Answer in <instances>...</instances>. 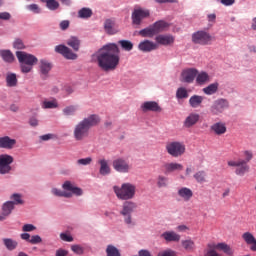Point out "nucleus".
Returning <instances> with one entry per match:
<instances>
[{
    "instance_id": "1",
    "label": "nucleus",
    "mask_w": 256,
    "mask_h": 256,
    "mask_svg": "<svg viewBox=\"0 0 256 256\" xmlns=\"http://www.w3.org/2000/svg\"><path fill=\"white\" fill-rule=\"evenodd\" d=\"M98 67L102 71H115L121 61V50L115 43L104 45L96 54Z\"/></svg>"
},
{
    "instance_id": "2",
    "label": "nucleus",
    "mask_w": 256,
    "mask_h": 256,
    "mask_svg": "<svg viewBox=\"0 0 256 256\" xmlns=\"http://www.w3.org/2000/svg\"><path fill=\"white\" fill-rule=\"evenodd\" d=\"M101 123V117L97 114H91L78 122L73 129V137L75 141H85L89 137L91 128L97 127Z\"/></svg>"
},
{
    "instance_id": "3",
    "label": "nucleus",
    "mask_w": 256,
    "mask_h": 256,
    "mask_svg": "<svg viewBox=\"0 0 256 256\" xmlns=\"http://www.w3.org/2000/svg\"><path fill=\"white\" fill-rule=\"evenodd\" d=\"M16 57L20 63L22 73H31L33 66L39 62V59L35 55L23 51H17Z\"/></svg>"
},
{
    "instance_id": "4",
    "label": "nucleus",
    "mask_w": 256,
    "mask_h": 256,
    "mask_svg": "<svg viewBox=\"0 0 256 256\" xmlns=\"http://www.w3.org/2000/svg\"><path fill=\"white\" fill-rule=\"evenodd\" d=\"M113 189L116 197L122 201H129V199H133L135 197V193H137V187L131 183H123L121 187L114 186Z\"/></svg>"
},
{
    "instance_id": "5",
    "label": "nucleus",
    "mask_w": 256,
    "mask_h": 256,
    "mask_svg": "<svg viewBox=\"0 0 256 256\" xmlns=\"http://www.w3.org/2000/svg\"><path fill=\"white\" fill-rule=\"evenodd\" d=\"M185 144L179 141L168 142L166 144V151L171 157H181L185 155Z\"/></svg>"
},
{
    "instance_id": "6",
    "label": "nucleus",
    "mask_w": 256,
    "mask_h": 256,
    "mask_svg": "<svg viewBox=\"0 0 256 256\" xmlns=\"http://www.w3.org/2000/svg\"><path fill=\"white\" fill-rule=\"evenodd\" d=\"M15 161L13 156L9 154H1L0 155V175H8L13 171L11 164Z\"/></svg>"
},
{
    "instance_id": "7",
    "label": "nucleus",
    "mask_w": 256,
    "mask_h": 256,
    "mask_svg": "<svg viewBox=\"0 0 256 256\" xmlns=\"http://www.w3.org/2000/svg\"><path fill=\"white\" fill-rule=\"evenodd\" d=\"M192 41L195 43V45H211L213 37L208 32L197 31L192 34Z\"/></svg>"
},
{
    "instance_id": "8",
    "label": "nucleus",
    "mask_w": 256,
    "mask_h": 256,
    "mask_svg": "<svg viewBox=\"0 0 256 256\" xmlns=\"http://www.w3.org/2000/svg\"><path fill=\"white\" fill-rule=\"evenodd\" d=\"M150 15L151 12L148 9L136 8L132 12V24L139 26L141 23H143V19L149 18Z\"/></svg>"
},
{
    "instance_id": "9",
    "label": "nucleus",
    "mask_w": 256,
    "mask_h": 256,
    "mask_svg": "<svg viewBox=\"0 0 256 256\" xmlns=\"http://www.w3.org/2000/svg\"><path fill=\"white\" fill-rule=\"evenodd\" d=\"M229 108V102L226 99L220 98L213 102L210 107L212 115H221L225 109Z\"/></svg>"
},
{
    "instance_id": "10",
    "label": "nucleus",
    "mask_w": 256,
    "mask_h": 256,
    "mask_svg": "<svg viewBox=\"0 0 256 256\" xmlns=\"http://www.w3.org/2000/svg\"><path fill=\"white\" fill-rule=\"evenodd\" d=\"M228 166L236 167L235 173L236 175H240L241 177L249 172V165H247V161L245 160L228 161Z\"/></svg>"
},
{
    "instance_id": "11",
    "label": "nucleus",
    "mask_w": 256,
    "mask_h": 256,
    "mask_svg": "<svg viewBox=\"0 0 256 256\" xmlns=\"http://www.w3.org/2000/svg\"><path fill=\"white\" fill-rule=\"evenodd\" d=\"M208 247L209 249H214L216 251H223L225 255L228 256H233L235 253V250H233V248H231V246L225 242L209 244Z\"/></svg>"
},
{
    "instance_id": "12",
    "label": "nucleus",
    "mask_w": 256,
    "mask_h": 256,
    "mask_svg": "<svg viewBox=\"0 0 256 256\" xmlns=\"http://www.w3.org/2000/svg\"><path fill=\"white\" fill-rule=\"evenodd\" d=\"M208 247L209 249H214L216 251H223L225 255L228 256H233L235 253V250H233V248H231V246L225 242L209 244Z\"/></svg>"
},
{
    "instance_id": "13",
    "label": "nucleus",
    "mask_w": 256,
    "mask_h": 256,
    "mask_svg": "<svg viewBox=\"0 0 256 256\" xmlns=\"http://www.w3.org/2000/svg\"><path fill=\"white\" fill-rule=\"evenodd\" d=\"M112 166L118 173H129L131 166L123 158H118L112 162Z\"/></svg>"
},
{
    "instance_id": "14",
    "label": "nucleus",
    "mask_w": 256,
    "mask_h": 256,
    "mask_svg": "<svg viewBox=\"0 0 256 256\" xmlns=\"http://www.w3.org/2000/svg\"><path fill=\"white\" fill-rule=\"evenodd\" d=\"M55 51L56 53L63 55L65 59H70L72 61H75V59H77V54L73 53V51L65 45L56 46Z\"/></svg>"
},
{
    "instance_id": "15",
    "label": "nucleus",
    "mask_w": 256,
    "mask_h": 256,
    "mask_svg": "<svg viewBox=\"0 0 256 256\" xmlns=\"http://www.w3.org/2000/svg\"><path fill=\"white\" fill-rule=\"evenodd\" d=\"M196 77H197V69L195 68L186 69L181 73L182 83H193Z\"/></svg>"
},
{
    "instance_id": "16",
    "label": "nucleus",
    "mask_w": 256,
    "mask_h": 256,
    "mask_svg": "<svg viewBox=\"0 0 256 256\" xmlns=\"http://www.w3.org/2000/svg\"><path fill=\"white\" fill-rule=\"evenodd\" d=\"M39 69L40 77H42V79H47L49 73H51V69H53V64L47 60H40Z\"/></svg>"
},
{
    "instance_id": "17",
    "label": "nucleus",
    "mask_w": 256,
    "mask_h": 256,
    "mask_svg": "<svg viewBox=\"0 0 256 256\" xmlns=\"http://www.w3.org/2000/svg\"><path fill=\"white\" fill-rule=\"evenodd\" d=\"M138 49L143 51V53H151V51L159 49V46L155 42L144 40L139 43Z\"/></svg>"
},
{
    "instance_id": "18",
    "label": "nucleus",
    "mask_w": 256,
    "mask_h": 256,
    "mask_svg": "<svg viewBox=\"0 0 256 256\" xmlns=\"http://www.w3.org/2000/svg\"><path fill=\"white\" fill-rule=\"evenodd\" d=\"M155 41L156 43H158V45H164L165 47H167L175 43V36L171 34H166V35L161 34L156 36Z\"/></svg>"
},
{
    "instance_id": "19",
    "label": "nucleus",
    "mask_w": 256,
    "mask_h": 256,
    "mask_svg": "<svg viewBox=\"0 0 256 256\" xmlns=\"http://www.w3.org/2000/svg\"><path fill=\"white\" fill-rule=\"evenodd\" d=\"M141 109L144 113H147V111H152L154 113H161L162 111L161 106H159V103L155 101L144 102L141 106Z\"/></svg>"
},
{
    "instance_id": "20",
    "label": "nucleus",
    "mask_w": 256,
    "mask_h": 256,
    "mask_svg": "<svg viewBox=\"0 0 256 256\" xmlns=\"http://www.w3.org/2000/svg\"><path fill=\"white\" fill-rule=\"evenodd\" d=\"M17 145V140L9 136L0 137V149H13Z\"/></svg>"
},
{
    "instance_id": "21",
    "label": "nucleus",
    "mask_w": 256,
    "mask_h": 256,
    "mask_svg": "<svg viewBox=\"0 0 256 256\" xmlns=\"http://www.w3.org/2000/svg\"><path fill=\"white\" fill-rule=\"evenodd\" d=\"M163 169L166 174L175 173V171H183V164L177 162L165 163Z\"/></svg>"
},
{
    "instance_id": "22",
    "label": "nucleus",
    "mask_w": 256,
    "mask_h": 256,
    "mask_svg": "<svg viewBox=\"0 0 256 256\" xmlns=\"http://www.w3.org/2000/svg\"><path fill=\"white\" fill-rule=\"evenodd\" d=\"M161 238L165 239V241H167L168 243H171V242L177 243L181 241V235L177 234L174 231H166L162 233Z\"/></svg>"
},
{
    "instance_id": "23",
    "label": "nucleus",
    "mask_w": 256,
    "mask_h": 256,
    "mask_svg": "<svg viewBox=\"0 0 256 256\" xmlns=\"http://www.w3.org/2000/svg\"><path fill=\"white\" fill-rule=\"evenodd\" d=\"M242 239L246 245H250L251 251H256V239L255 236L251 234V232H245L242 234Z\"/></svg>"
},
{
    "instance_id": "24",
    "label": "nucleus",
    "mask_w": 256,
    "mask_h": 256,
    "mask_svg": "<svg viewBox=\"0 0 256 256\" xmlns=\"http://www.w3.org/2000/svg\"><path fill=\"white\" fill-rule=\"evenodd\" d=\"M104 30L108 35H115V33L119 32L115 24V21L111 19H107L104 22Z\"/></svg>"
},
{
    "instance_id": "25",
    "label": "nucleus",
    "mask_w": 256,
    "mask_h": 256,
    "mask_svg": "<svg viewBox=\"0 0 256 256\" xmlns=\"http://www.w3.org/2000/svg\"><path fill=\"white\" fill-rule=\"evenodd\" d=\"M200 116L197 113H190L184 121V127L188 129L199 123Z\"/></svg>"
},
{
    "instance_id": "26",
    "label": "nucleus",
    "mask_w": 256,
    "mask_h": 256,
    "mask_svg": "<svg viewBox=\"0 0 256 256\" xmlns=\"http://www.w3.org/2000/svg\"><path fill=\"white\" fill-rule=\"evenodd\" d=\"M215 135H225L227 133V126L223 122H216L210 127Z\"/></svg>"
},
{
    "instance_id": "27",
    "label": "nucleus",
    "mask_w": 256,
    "mask_h": 256,
    "mask_svg": "<svg viewBox=\"0 0 256 256\" xmlns=\"http://www.w3.org/2000/svg\"><path fill=\"white\" fill-rule=\"evenodd\" d=\"M62 188L64 189V191H70L71 195H83V190H81V188L73 186L71 181L64 182Z\"/></svg>"
},
{
    "instance_id": "28",
    "label": "nucleus",
    "mask_w": 256,
    "mask_h": 256,
    "mask_svg": "<svg viewBox=\"0 0 256 256\" xmlns=\"http://www.w3.org/2000/svg\"><path fill=\"white\" fill-rule=\"evenodd\" d=\"M135 209H137V204H135V202L126 201L124 202L123 209L120 213L123 216L131 215V213L135 211Z\"/></svg>"
},
{
    "instance_id": "29",
    "label": "nucleus",
    "mask_w": 256,
    "mask_h": 256,
    "mask_svg": "<svg viewBox=\"0 0 256 256\" xmlns=\"http://www.w3.org/2000/svg\"><path fill=\"white\" fill-rule=\"evenodd\" d=\"M205 100V97L200 95H193L189 99V105L192 107V109H197L198 107H201L203 105V101Z\"/></svg>"
},
{
    "instance_id": "30",
    "label": "nucleus",
    "mask_w": 256,
    "mask_h": 256,
    "mask_svg": "<svg viewBox=\"0 0 256 256\" xmlns=\"http://www.w3.org/2000/svg\"><path fill=\"white\" fill-rule=\"evenodd\" d=\"M211 81V76L205 71L199 72L197 71L196 75V83L197 85H205V83H209Z\"/></svg>"
},
{
    "instance_id": "31",
    "label": "nucleus",
    "mask_w": 256,
    "mask_h": 256,
    "mask_svg": "<svg viewBox=\"0 0 256 256\" xmlns=\"http://www.w3.org/2000/svg\"><path fill=\"white\" fill-rule=\"evenodd\" d=\"M152 28L154 29V33L157 35L159 33H163L165 29L169 28V23L164 20H159L152 25Z\"/></svg>"
},
{
    "instance_id": "32",
    "label": "nucleus",
    "mask_w": 256,
    "mask_h": 256,
    "mask_svg": "<svg viewBox=\"0 0 256 256\" xmlns=\"http://www.w3.org/2000/svg\"><path fill=\"white\" fill-rule=\"evenodd\" d=\"M178 195L184 201H191V198L193 197V190L187 187H182L178 190Z\"/></svg>"
},
{
    "instance_id": "33",
    "label": "nucleus",
    "mask_w": 256,
    "mask_h": 256,
    "mask_svg": "<svg viewBox=\"0 0 256 256\" xmlns=\"http://www.w3.org/2000/svg\"><path fill=\"white\" fill-rule=\"evenodd\" d=\"M98 163L100 165V170H99L100 175L105 176L111 173V167H109V162H107L106 159H100Z\"/></svg>"
},
{
    "instance_id": "34",
    "label": "nucleus",
    "mask_w": 256,
    "mask_h": 256,
    "mask_svg": "<svg viewBox=\"0 0 256 256\" xmlns=\"http://www.w3.org/2000/svg\"><path fill=\"white\" fill-rule=\"evenodd\" d=\"M0 57L5 63H13L15 61V55H13L11 50H0Z\"/></svg>"
},
{
    "instance_id": "35",
    "label": "nucleus",
    "mask_w": 256,
    "mask_h": 256,
    "mask_svg": "<svg viewBox=\"0 0 256 256\" xmlns=\"http://www.w3.org/2000/svg\"><path fill=\"white\" fill-rule=\"evenodd\" d=\"M78 109L77 105H69L63 108L62 114L64 117H74Z\"/></svg>"
},
{
    "instance_id": "36",
    "label": "nucleus",
    "mask_w": 256,
    "mask_h": 256,
    "mask_svg": "<svg viewBox=\"0 0 256 256\" xmlns=\"http://www.w3.org/2000/svg\"><path fill=\"white\" fill-rule=\"evenodd\" d=\"M202 91L205 95H215V93L219 91V83H212L207 87L203 88Z\"/></svg>"
},
{
    "instance_id": "37",
    "label": "nucleus",
    "mask_w": 256,
    "mask_h": 256,
    "mask_svg": "<svg viewBox=\"0 0 256 256\" xmlns=\"http://www.w3.org/2000/svg\"><path fill=\"white\" fill-rule=\"evenodd\" d=\"M7 87H17V74L8 73L6 75Z\"/></svg>"
},
{
    "instance_id": "38",
    "label": "nucleus",
    "mask_w": 256,
    "mask_h": 256,
    "mask_svg": "<svg viewBox=\"0 0 256 256\" xmlns=\"http://www.w3.org/2000/svg\"><path fill=\"white\" fill-rule=\"evenodd\" d=\"M13 209H15V206L13 205V202H6L2 206V213L8 218L10 214L12 213Z\"/></svg>"
},
{
    "instance_id": "39",
    "label": "nucleus",
    "mask_w": 256,
    "mask_h": 256,
    "mask_svg": "<svg viewBox=\"0 0 256 256\" xmlns=\"http://www.w3.org/2000/svg\"><path fill=\"white\" fill-rule=\"evenodd\" d=\"M92 16L93 10H91V8H81L78 11V17H80V19H89Z\"/></svg>"
},
{
    "instance_id": "40",
    "label": "nucleus",
    "mask_w": 256,
    "mask_h": 256,
    "mask_svg": "<svg viewBox=\"0 0 256 256\" xmlns=\"http://www.w3.org/2000/svg\"><path fill=\"white\" fill-rule=\"evenodd\" d=\"M156 185L159 189H163L165 187H169V178L159 175L157 178Z\"/></svg>"
},
{
    "instance_id": "41",
    "label": "nucleus",
    "mask_w": 256,
    "mask_h": 256,
    "mask_svg": "<svg viewBox=\"0 0 256 256\" xmlns=\"http://www.w3.org/2000/svg\"><path fill=\"white\" fill-rule=\"evenodd\" d=\"M67 45L72 47L75 51H79V47L81 46V41L77 37H71L67 40Z\"/></svg>"
},
{
    "instance_id": "42",
    "label": "nucleus",
    "mask_w": 256,
    "mask_h": 256,
    "mask_svg": "<svg viewBox=\"0 0 256 256\" xmlns=\"http://www.w3.org/2000/svg\"><path fill=\"white\" fill-rule=\"evenodd\" d=\"M3 243L6 247V249H8V251H14V249H17V241L11 239V238H5L3 240Z\"/></svg>"
},
{
    "instance_id": "43",
    "label": "nucleus",
    "mask_w": 256,
    "mask_h": 256,
    "mask_svg": "<svg viewBox=\"0 0 256 256\" xmlns=\"http://www.w3.org/2000/svg\"><path fill=\"white\" fill-rule=\"evenodd\" d=\"M139 35L141 37H154V35L156 34H155V30L153 29V26L151 25L147 28L140 30Z\"/></svg>"
},
{
    "instance_id": "44",
    "label": "nucleus",
    "mask_w": 256,
    "mask_h": 256,
    "mask_svg": "<svg viewBox=\"0 0 256 256\" xmlns=\"http://www.w3.org/2000/svg\"><path fill=\"white\" fill-rule=\"evenodd\" d=\"M42 3H46V7L50 11H57L59 8V2L57 0H40Z\"/></svg>"
},
{
    "instance_id": "45",
    "label": "nucleus",
    "mask_w": 256,
    "mask_h": 256,
    "mask_svg": "<svg viewBox=\"0 0 256 256\" xmlns=\"http://www.w3.org/2000/svg\"><path fill=\"white\" fill-rule=\"evenodd\" d=\"M182 247L185 251H194L195 250V242L191 239L182 240Z\"/></svg>"
},
{
    "instance_id": "46",
    "label": "nucleus",
    "mask_w": 256,
    "mask_h": 256,
    "mask_svg": "<svg viewBox=\"0 0 256 256\" xmlns=\"http://www.w3.org/2000/svg\"><path fill=\"white\" fill-rule=\"evenodd\" d=\"M51 193L52 195H55V197H66L67 199H69V197H72L71 192H65L57 188H53L51 190Z\"/></svg>"
},
{
    "instance_id": "47",
    "label": "nucleus",
    "mask_w": 256,
    "mask_h": 256,
    "mask_svg": "<svg viewBox=\"0 0 256 256\" xmlns=\"http://www.w3.org/2000/svg\"><path fill=\"white\" fill-rule=\"evenodd\" d=\"M106 255L107 256H121L119 249L113 245H108L106 248Z\"/></svg>"
},
{
    "instance_id": "48",
    "label": "nucleus",
    "mask_w": 256,
    "mask_h": 256,
    "mask_svg": "<svg viewBox=\"0 0 256 256\" xmlns=\"http://www.w3.org/2000/svg\"><path fill=\"white\" fill-rule=\"evenodd\" d=\"M58 107L59 104L57 103V100L44 101L42 103V109H57Z\"/></svg>"
},
{
    "instance_id": "49",
    "label": "nucleus",
    "mask_w": 256,
    "mask_h": 256,
    "mask_svg": "<svg viewBox=\"0 0 256 256\" xmlns=\"http://www.w3.org/2000/svg\"><path fill=\"white\" fill-rule=\"evenodd\" d=\"M176 97L178 99H187L189 97V92H187V88L185 87H180L176 91Z\"/></svg>"
},
{
    "instance_id": "50",
    "label": "nucleus",
    "mask_w": 256,
    "mask_h": 256,
    "mask_svg": "<svg viewBox=\"0 0 256 256\" xmlns=\"http://www.w3.org/2000/svg\"><path fill=\"white\" fill-rule=\"evenodd\" d=\"M119 45H121L124 51H132L133 50V42L129 40H120Z\"/></svg>"
},
{
    "instance_id": "51",
    "label": "nucleus",
    "mask_w": 256,
    "mask_h": 256,
    "mask_svg": "<svg viewBox=\"0 0 256 256\" xmlns=\"http://www.w3.org/2000/svg\"><path fill=\"white\" fill-rule=\"evenodd\" d=\"M205 177H207L205 171H199L194 174V179L197 181V183H205Z\"/></svg>"
},
{
    "instance_id": "52",
    "label": "nucleus",
    "mask_w": 256,
    "mask_h": 256,
    "mask_svg": "<svg viewBox=\"0 0 256 256\" xmlns=\"http://www.w3.org/2000/svg\"><path fill=\"white\" fill-rule=\"evenodd\" d=\"M11 202L13 203V205H23V198L21 196V194H13L11 196Z\"/></svg>"
},
{
    "instance_id": "53",
    "label": "nucleus",
    "mask_w": 256,
    "mask_h": 256,
    "mask_svg": "<svg viewBox=\"0 0 256 256\" xmlns=\"http://www.w3.org/2000/svg\"><path fill=\"white\" fill-rule=\"evenodd\" d=\"M71 250L76 255H83V253H85V249L81 245H72Z\"/></svg>"
},
{
    "instance_id": "54",
    "label": "nucleus",
    "mask_w": 256,
    "mask_h": 256,
    "mask_svg": "<svg viewBox=\"0 0 256 256\" xmlns=\"http://www.w3.org/2000/svg\"><path fill=\"white\" fill-rule=\"evenodd\" d=\"M91 163H93V158L91 157L81 158L77 160V165L87 166V165H91Z\"/></svg>"
},
{
    "instance_id": "55",
    "label": "nucleus",
    "mask_w": 256,
    "mask_h": 256,
    "mask_svg": "<svg viewBox=\"0 0 256 256\" xmlns=\"http://www.w3.org/2000/svg\"><path fill=\"white\" fill-rule=\"evenodd\" d=\"M13 47L14 49H25V44L23 43V40L17 38L13 43Z\"/></svg>"
},
{
    "instance_id": "56",
    "label": "nucleus",
    "mask_w": 256,
    "mask_h": 256,
    "mask_svg": "<svg viewBox=\"0 0 256 256\" xmlns=\"http://www.w3.org/2000/svg\"><path fill=\"white\" fill-rule=\"evenodd\" d=\"M35 229H37V227H35V225H33V224H25L22 227V231H24V233H29L31 231H35Z\"/></svg>"
},
{
    "instance_id": "57",
    "label": "nucleus",
    "mask_w": 256,
    "mask_h": 256,
    "mask_svg": "<svg viewBox=\"0 0 256 256\" xmlns=\"http://www.w3.org/2000/svg\"><path fill=\"white\" fill-rule=\"evenodd\" d=\"M42 241H43V239H41V236L34 235L29 240V243H31L32 245H37L38 243H41Z\"/></svg>"
},
{
    "instance_id": "58",
    "label": "nucleus",
    "mask_w": 256,
    "mask_h": 256,
    "mask_svg": "<svg viewBox=\"0 0 256 256\" xmlns=\"http://www.w3.org/2000/svg\"><path fill=\"white\" fill-rule=\"evenodd\" d=\"M27 9L29 11H32L33 13H41V9L39 8V5H37V4H30L27 6Z\"/></svg>"
},
{
    "instance_id": "59",
    "label": "nucleus",
    "mask_w": 256,
    "mask_h": 256,
    "mask_svg": "<svg viewBox=\"0 0 256 256\" xmlns=\"http://www.w3.org/2000/svg\"><path fill=\"white\" fill-rule=\"evenodd\" d=\"M60 239H62V241H66L67 243H71L73 241V236L68 235L66 233H61Z\"/></svg>"
},
{
    "instance_id": "60",
    "label": "nucleus",
    "mask_w": 256,
    "mask_h": 256,
    "mask_svg": "<svg viewBox=\"0 0 256 256\" xmlns=\"http://www.w3.org/2000/svg\"><path fill=\"white\" fill-rule=\"evenodd\" d=\"M244 157H245L244 161H246V164L249 163V161L253 159V152L249 150L244 151Z\"/></svg>"
},
{
    "instance_id": "61",
    "label": "nucleus",
    "mask_w": 256,
    "mask_h": 256,
    "mask_svg": "<svg viewBox=\"0 0 256 256\" xmlns=\"http://www.w3.org/2000/svg\"><path fill=\"white\" fill-rule=\"evenodd\" d=\"M11 19V14L9 12H0V20L9 21Z\"/></svg>"
},
{
    "instance_id": "62",
    "label": "nucleus",
    "mask_w": 256,
    "mask_h": 256,
    "mask_svg": "<svg viewBox=\"0 0 256 256\" xmlns=\"http://www.w3.org/2000/svg\"><path fill=\"white\" fill-rule=\"evenodd\" d=\"M67 255H69V251L62 249V248H59L55 252V256H67Z\"/></svg>"
},
{
    "instance_id": "63",
    "label": "nucleus",
    "mask_w": 256,
    "mask_h": 256,
    "mask_svg": "<svg viewBox=\"0 0 256 256\" xmlns=\"http://www.w3.org/2000/svg\"><path fill=\"white\" fill-rule=\"evenodd\" d=\"M206 256H221V254H219L217 251H215V249L209 248Z\"/></svg>"
},
{
    "instance_id": "64",
    "label": "nucleus",
    "mask_w": 256,
    "mask_h": 256,
    "mask_svg": "<svg viewBox=\"0 0 256 256\" xmlns=\"http://www.w3.org/2000/svg\"><path fill=\"white\" fill-rule=\"evenodd\" d=\"M157 256H175V252L167 250L164 252H160Z\"/></svg>"
}]
</instances>
